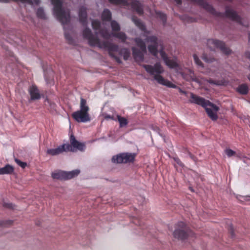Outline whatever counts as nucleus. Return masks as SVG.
I'll use <instances>...</instances> for the list:
<instances>
[{
  "label": "nucleus",
  "mask_w": 250,
  "mask_h": 250,
  "mask_svg": "<svg viewBox=\"0 0 250 250\" xmlns=\"http://www.w3.org/2000/svg\"><path fill=\"white\" fill-rule=\"evenodd\" d=\"M190 232V230L186 224L183 222H179L176 224L173 234L175 238L183 240L188 238Z\"/></svg>",
  "instance_id": "7"
},
{
  "label": "nucleus",
  "mask_w": 250,
  "mask_h": 250,
  "mask_svg": "<svg viewBox=\"0 0 250 250\" xmlns=\"http://www.w3.org/2000/svg\"><path fill=\"white\" fill-rule=\"evenodd\" d=\"M246 55L247 56V57H248L249 59H250V53H247H247H246Z\"/></svg>",
  "instance_id": "40"
},
{
  "label": "nucleus",
  "mask_w": 250,
  "mask_h": 250,
  "mask_svg": "<svg viewBox=\"0 0 250 250\" xmlns=\"http://www.w3.org/2000/svg\"><path fill=\"white\" fill-rule=\"evenodd\" d=\"M207 46L211 50H215V49H219L225 55H228L231 53V50L226 47L224 42L209 39L207 41Z\"/></svg>",
  "instance_id": "10"
},
{
  "label": "nucleus",
  "mask_w": 250,
  "mask_h": 250,
  "mask_svg": "<svg viewBox=\"0 0 250 250\" xmlns=\"http://www.w3.org/2000/svg\"><path fill=\"white\" fill-rule=\"evenodd\" d=\"M2 225V222L0 221V226Z\"/></svg>",
  "instance_id": "44"
},
{
  "label": "nucleus",
  "mask_w": 250,
  "mask_h": 250,
  "mask_svg": "<svg viewBox=\"0 0 250 250\" xmlns=\"http://www.w3.org/2000/svg\"><path fill=\"white\" fill-rule=\"evenodd\" d=\"M174 161L179 166H181V167H183L184 165L183 164V163L181 162V161H180V160L177 158V157H174L173 158Z\"/></svg>",
  "instance_id": "35"
},
{
  "label": "nucleus",
  "mask_w": 250,
  "mask_h": 250,
  "mask_svg": "<svg viewBox=\"0 0 250 250\" xmlns=\"http://www.w3.org/2000/svg\"><path fill=\"white\" fill-rule=\"evenodd\" d=\"M233 232H231V235H232V236H233Z\"/></svg>",
  "instance_id": "46"
},
{
  "label": "nucleus",
  "mask_w": 250,
  "mask_h": 250,
  "mask_svg": "<svg viewBox=\"0 0 250 250\" xmlns=\"http://www.w3.org/2000/svg\"><path fill=\"white\" fill-rule=\"evenodd\" d=\"M225 152L226 154L229 157L234 156L236 154V152L234 151H233L232 149H230L229 148L225 149Z\"/></svg>",
  "instance_id": "31"
},
{
  "label": "nucleus",
  "mask_w": 250,
  "mask_h": 250,
  "mask_svg": "<svg viewBox=\"0 0 250 250\" xmlns=\"http://www.w3.org/2000/svg\"><path fill=\"white\" fill-rule=\"evenodd\" d=\"M28 92L30 95L31 100H39L41 98V94L37 87L32 85L28 89Z\"/></svg>",
  "instance_id": "18"
},
{
  "label": "nucleus",
  "mask_w": 250,
  "mask_h": 250,
  "mask_svg": "<svg viewBox=\"0 0 250 250\" xmlns=\"http://www.w3.org/2000/svg\"><path fill=\"white\" fill-rule=\"evenodd\" d=\"M80 172V171L79 169H75L71 171L56 170L52 172L51 176L54 179L66 180L78 176Z\"/></svg>",
  "instance_id": "9"
},
{
  "label": "nucleus",
  "mask_w": 250,
  "mask_h": 250,
  "mask_svg": "<svg viewBox=\"0 0 250 250\" xmlns=\"http://www.w3.org/2000/svg\"><path fill=\"white\" fill-rule=\"evenodd\" d=\"M236 91L242 95H246L249 91V88L246 84H242L236 88Z\"/></svg>",
  "instance_id": "23"
},
{
  "label": "nucleus",
  "mask_w": 250,
  "mask_h": 250,
  "mask_svg": "<svg viewBox=\"0 0 250 250\" xmlns=\"http://www.w3.org/2000/svg\"><path fill=\"white\" fill-rule=\"evenodd\" d=\"M0 2L8 3V2H9V0H0Z\"/></svg>",
  "instance_id": "38"
},
{
  "label": "nucleus",
  "mask_w": 250,
  "mask_h": 250,
  "mask_svg": "<svg viewBox=\"0 0 250 250\" xmlns=\"http://www.w3.org/2000/svg\"><path fill=\"white\" fill-rule=\"evenodd\" d=\"M193 59L195 63L198 66L201 67H203V64L202 62L200 60L199 58L197 56V55L194 54L193 55Z\"/></svg>",
  "instance_id": "29"
},
{
  "label": "nucleus",
  "mask_w": 250,
  "mask_h": 250,
  "mask_svg": "<svg viewBox=\"0 0 250 250\" xmlns=\"http://www.w3.org/2000/svg\"><path fill=\"white\" fill-rule=\"evenodd\" d=\"M92 25L94 30H95V34L97 35L99 34H101V36L105 39H109L111 34L106 30L101 29V24L100 22L97 20H94L92 21Z\"/></svg>",
  "instance_id": "15"
},
{
  "label": "nucleus",
  "mask_w": 250,
  "mask_h": 250,
  "mask_svg": "<svg viewBox=\"0 0 250 250\" xmlns=\"http://www.w3.org/2000/svg\"><path fill=\"white\" fill-rule=\"evenodd\" d=\"M178 4H180L181 3V0H174Z\"/></svg>",
  "instance_id": "39"
},
{
  "label": "nucleus",
  "mask_w": 250,
  "mask_h": 250,
  "mask_svg": "<svg viewBox=\"0 0 250 250\" xmlns=\"http://www.w3.org/2000/svg\"><path fill=\"white\" fill-rule=\"evenodd\" d=\"M70 144H65L67 151L76 152L77 150L83 151L85 148V145L77 141L73 135L70 137Z\"/></svg>",
  "instance_id": "12"
},
{
  "label": "nucleus",
  "mask_w": 250,
  "mask_h": 250,
  "mask_svg": "<svg viewBox=\"0 0 250 250\" xmlns=\"http://www.w3.org/2000/svg\"><path fill=\"white\" fill-rule=\"evenodd\" d=\"M5 206L8 208H13V205L12 204H7Z\"/></svg>",
  "instance_id": "37"
},
{
  "label": "nucleus",
  "mask_w": 250,
  "mask_h": 250,
  "mask_svg": "<svg viewBox=\"0 0 250 250\" xmlns=\"http://www.w3.org/2000/svg\"><path fill=\"white\" fill-rule=\"evenodd\" d=\"M143 66L147 73L153 76L154 80H156L158 83L168 87L175 88L176 87L175 84L160 75L164 70L160 62L156 63L154 66L144 64Z\"/></svg>",
  "instance_id": "3"
},
{
  "label": "nucleus",
  "mask_w": 250,
  "mask_h": 250,
  "mask_svg": "<svg viewBox=\"0 0 250 250\" xmlns=\"http://www.w3.org/2000/svg\"><path fill=\"white\" fill-rule=\"evenodd\" d=\"M180 91H181V92L182 93H183V94H186V92L185 91H182V90H181Z\"/></svg>",
  "instance_id": "43"
},
{
  "label": "nucleus",
  "mask_w": 250,
  "mask_h": 250,
  "mask_svg": "<svg viewBox=\"0 0 250 250\" xmlns=\"http://www.w3.org/2000/svg\"><path fill=\"white\" fill-rule=\"evenodd\" d=\"M226 16L227 17L229 18L232 21H236L237 22L242 24L245 26H248L247 22H243L240 17L237 14V13L232 9L229 7H227L226 9Z\"/></svg>",
  "instance_id": "16"
},
{
  "label": "nucleus",
  "mask_w": 250,
  "mask_h": 250,
  "mask_svg": "<svg viewBox=\"0 0 250 250\" xmlns=\"http://www.w3.org/2000/svg\"><path fill=\"white\" fill-rule=\"evenodd\" d=\"M72 116L74 119L79 123H86L91 120L88 112L79 110L73 113Z\"/></svg>",
  "instance_id": "13"
},
{
  "label": "nucleus",
  "mask_w": 250,
  "mask_h": 250,
  "mask_svg": "<svg viewBox=\"0 0 250 250\" xmlns=\"http://www.w3.org/2000/svg\"><path fill=\"white\" fill-rule=\"evenodd\" d=\"M102 18L103 21H110L111 18V13L110 11L108 9H104L102 13Z\"/></svg>",
  "instance_id": "24"
},
{
  "label": "nucleus",
  "mask_w": 250,
  "mask_h": 250,
  "mask_svg": "<svg viewBox=\"0 0 250 250\" xmlns=\"http://www.w3.org/2000/svg\"><path fill=\"white\" fill-rule=\"evenodd\" d=\"M37 15L38 17L41 19H45V14L44 12V10L42 8H39L38 9L37 11Z\"/></svg>",
  "instance_id": "28"
},
{
  "label": "nucleus",
  "mask_w": 250,
  "mask_h": 250,
  "mask_svg": "<svg viewBox=\"0 0 250 250\" xmlns=\"http://www.w3.org/2000/svg\"><path fill=\"white\" fill-rule=\"evenodd\" d=\"M135 157L134 153H122L113 156L112 161L117 164L131 163L134 161Z\"/></svg>",
  "instance_id": "11"
},
{
  "label": "nucleus",
  "mask_w": 250,
  "mask_h": 250,
  "mask_svg": "<svg viewBox=\"0 0 250 250\" xmlns=\"http://www.w3.org/2000/svg\"><path fill=\"white\" fill-rule=\"evenodd\" d=\"M13 171L14 167L9 165H6L4 167L0 168V175L10 174Z\"/></svg>",
  "instance_id": "20"
},
{
  "label": "nucleus",
  "mask_w": 250,
  "mask_h": 250,
  "mask_svg": "<svg viewBox=\"0 0 250 250\" xmlns=\"http://www.w3.org/2000/svg\"><path fill=\"white\" fill-rule=\"evenodd\" d=\"M249 42L250 43V33L249 34Z\"/></svg>",
  "instance_id": "42"
},
{
  "label": "nucleus",
  "mask_w": 250,
  "mask_h": 250,
  "mask_svg": "<svg viewBox=\"0 0 250 250\" xmlns=\"http://www.w3.org/2000/svg\"><path fill=\"white\" fill-rule=\"evenodd\" d=\"M156 13L158 16V17L160 18L165 23L166 22L167 18L165 14L160 12H156Z\"/></svg>",
  "instance_id": "30"
},
{
  "label": "nucleus",
  "mask_w": 250,
  "mask_h": 250,
  "mask_svg": "<svg viewBox=\"0 0 250 250\" xmlns=\"http://www.w3.org/2000/svg\"><path fill=\"white\" fill-rule=\"evenodd\" d=\"M65 37L67 40H68L69 42H71L72 40V38L71 36L67 34L66 32H65Z\"/></svg>",
  "instance_id": "36"
},
{
  "label": "nucleus",
  "mask_w": 250,
  "mask_h": 250,
  "mask_svg": "<svg viewBox=\"0 0 250 250\" xmlns=\"http://www.w3.org/2000/svg\"><path fill=\"white\" fill-rule=\"evenodd\" d=\"M109 1L115 4H122L124 6H128L131 3L132 9L136 12L139 15L143 14V5L137 0H108Z\"/></svg>",
  "instance_id": "6"
},
{
  "label": "nucleus",
  "mask_w": 250,
  "mask_h": 250,
  "mask_svg": "<svg viewBox=\"0 0 250 250\" xmlns=\"http://www.w3.org/2000/svg\"><path fill=\"white\" fill-rule=\"evenodd\" d=\"M105 118L106 119H112V118L111 117V116L110 115H108V116H105Z\"/></svg>",
  "instance_id": "41"
},
{
  "label": "nucleus",
  "mask_w": 250,
  "mask_h": 250,
  "mask_svg": "<svg viewBox=\"0 0 250 250\" xmlns=\"http://www.w3.org/2000/svg\"><path fill=\"white\" fill-rule=\"evenodd\" d=\"M111 26L113 33L116 31H119L120 30V25L117 21H111Z\"/></svg>",
  "instance_id": "27"
},
{
  "label": "nucleus",
  "mask_w": 250,
  "mask_h": 250,
  "mask_svg": "<svg viewBox=\"0 0 250 250\" xmlns=\"http://www.w3.org/2000/svg\"><path fill=\"white\" fill-rule=\"evenodd\" d=\"M207 81L212 84H214L217 86H221V85H227L229 82L223 79L221 80L214 81L212 79L207 80Z\"/></svg>",
  "instance_id": "21"
},
{
  "label": "nucleus",
  "mask_w": 250,
  "mask_h": 250,
  "mask_svg": "<svg viewBox=\"0 0 250 250\" xmlns=\"http://www.w3.org/2000/svg\"><path fill=\"white\" fill-rule=\"evenodd\" d=\"M79 110L89 113V107L87 104L86 100L83 98H81Z\"/></svg>",
  "instance_id": "22"
},
{
  "label": "nucleus",
  "mask_w": 250,
  "mask_h": 250,
  "mask_svg": "<svg viewBox=\"0 0 250 250\" xmlns=\"http://www.w3.org/2000/svg\"><path fill=\"white\" fill-rule=\"evenodd\" d=\"M202 59L204 61L208 63L212 62L214 61V59L213 58H208L207 56L206 55H204L202 56Z\"/></svg>",
  "instance_id": "32"
},
{
  "label": "nucleus",
  "mask_w": 250,
  "mask_h": 250,
  "mask_svg": "<svg viewBox=\"0 0 250 250\" xmlns=\"http://www.w3.org/2000/svg\"><path fill=\"white\" fill-rule=\"evenodd\" d=\"M83 36L84 38L88 40V43L90 46H97L100 48L107 49L110 56L114 58L119 63H121V61L118 57L115 56L114 52H118L119 54L123 56L125 60H127L129 57L130 51L128 49L124 48L119 50L118 46L115 44L107 42H101L92 34L89 28H85L83 30Z\"/></svg>",
  "instance_id": "1"
},
{
  "label": "nucleus",
  "mask_w": 250,
  "mask_h": 250,
  "mask_svg": "<svg viewBox=\"0 0 250 250\" xmlns=\"http://www.w3.org/2000/svg\"><path fill=\"white\" fill-rule=\"evenodd\" d=\"M189 72L190 73V77H191V78L192 80L194 81L195 82H196L197 83H199V81H198V79L196 78L194 76L193 72L192 70H189Z\"/></svg>",
  "instance_id": "34"
},
{
  "label": "nucleus",
  "mask_w": 250,
  "mask_h": 250,
  "mask_svg": "<svg viewBox=\"0 0 250 250\" xmlns=\"http://www.w3.org/2000/svg\"><path fill=\"white\" fill-rule=\"evenodd\" d=\"M136 45L140 47L138 50L135 47L132 48L133 56L137 62L143 61L144 54L146 52V45L145 42L141 39L137 38L134 40Z\"/></svg>",
  "instance_id": "8"
},
{
  "label": "nucleus",
  "mask_w": 250,
  "mask_h": 250,
  "mask_svg": "<svg viewBox=\"0 0 250 250\" xmlns=\"http://www.w3.org/2000/svg\"><path fill=\"white\" fill-rule=\"evenodd\" d=\"M191 158L193 159L195 161L194 158L193 157L191 156Z\"/></svg>",
  "instance_id": "45"
},
{
  "label": "nucleus",
  "mask_w": 250,
  "mask_h": 250,
  "mask_svg": "<svg viewBox=\"0 0 250 250\" xmlns=\"http://www.w3.org/2000/svg\"><path fill=\"white\" fill-rule=\"evenodd\" d=\"M63 152H67L65 144L59 146L57 148L47 149L46 153L51 156H55L61 154Z\"/></svg>",
  "instance_id": "17"
},
{
  "label": "nucleus",
  "mask_w": 250,
  "mask_h": 250,
  "mask_svg": "<svg viewBox=\"0 0 250 250\" xmlns=\"http://www.w3.org/2000/svg\"><path fill=\"white\" fill-rule=\"evenodd\" d=\"M161 47L160 48V54L165 64L170 68L177 69L179 67V65L175 60L169 59L167 54L163 50V47L161 43H160Z\"/></svg>",
  "instance_id": "14"
},
{
  "label": "nucleus",
  "mask_w": 250,
  "mask_h": 250,
  "mask_svg": "<svg viewBox=\"0 0 250 250\" xmlns=\"http://www.w3.org/2000/svg\"><path fill=\"white\" fill-rule=\"evenodd\" d=\"M189 102L202 106L204 107L208 117L212 120L216 121L218 119L217 112L219 108L216 105L207 100L204 98L200 97L193 93H190Z\"/></svg>",
  "instance_id": "2"
},
{
  "label": "nucleus",
  "mask_w": 250,
  "mask_h": 250,
  "mask_svg": "<svg viewBox=\"0 0 250 250\" xmlns=\"http://www.w3.org/2000/svg\"><path fill=\"white\" fill-rule=\"evenodd\" d=\"M15 161L19 166L23 168L27 166V164L26 163L21 162L18 159H15Z\"/></svg>",
  "instance_id": "33"
},
{
  "label": "nucleus",
  "mask_w": 250,
  "mask_h": 250,
  "mask_svg": "<svg viewBox=\"0 0 250 250\" xmlns=\"http://www.w3.org/2000/svg\"><path fill=\"white\" fill-rule=\"evenodd\" d=\"M132 20L135 25L144 32V36L146 37L145 39L146 42L150 43L148 46V49L150 53L154 56H156L158 53V47L159 45L157 37L154 36L147 37L149 32L146 30V27L143 23L136 17L132 16Z\"/></svg>",
  "instance_id": "5"
},
{
  "label": "nucleus",
  "mask_w": 250,
  "mask_h": 250,
  "mask_svg": "<svg viewBox=\"0 0 250 250\" xmlns=\"http://www.w3.org/2000/svg\"><path fill=\"white\" fill-rule=\"evenodd\" d=\"M112 35L120 40H121L122 42H124L126 39V36L125 34L123 32H119L118 33H113Z\"/></svg>",
  "instance_id": "26"
},
{
  "label": "nucleus",
  "mask_w": 250,
  "mask_h": 250,
  "mask_svg": "<svg viewBox=\"0 0 250 250\" xmlns=\"http://www.w3.org/2000/svg\"><path fill=\"white\" fill-rule=\"evenodd\" d=\"M117 119L120 124V126L121 127H125L127 125L128 121L127 119L125 117H121V116L118 115Z\"/></svg>",
  "instance_id": "25"
},
{
  "label": "nucleus",
  "mask_w": 250,
  "mask_h": 250,
  "mask_svg": "<svg viewBox=\"0 0 250 250\" xmlns=\"http://www.w3.org/2000/svg\"><path fill=\"white\" fill-rule=\"evenodd\" d=\"M53 5V14L62 25L67 24L70 21L69 10L65 8L62 0H51Z\"/></svg>",
  "instance_id": "4"
},
{
  "label": "nucleus",
  "mask_w": 250,
  "mask_h": 250,
  "mask_svg": "<svg viewBox=\"0 0 250 250\" xmlns=\"http://www.w3.org/2000/svg\"><path fill=\"white\" fill-rule=\"evenodd\" d=\"M79 20L83 25L86 24L87 12L86 8L84 7H81L79 11Z\"/></svg>",
  "instance_id": "19"
}]
</instances>
